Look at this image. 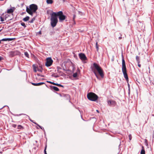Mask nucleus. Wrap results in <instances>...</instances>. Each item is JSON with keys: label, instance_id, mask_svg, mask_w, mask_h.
Here are the masks:
<instances>
[{"label": "nucleus", "instance_id": "15", "mask_svg": "<svg viewBox=\"0 0 154 154\" xmlns=\"http://www.w3.org/2000/svg\"><path fill=\"white\" fill-rule=\"evenodd\" d=\"M142 148L140 154H145L144 148L143 146H142Z\"/></svg>", "mask_w": 154, "mask_h": 154}, {"label": "nucleus", "instance_id": "13", "mask_svg": "<svg viewBox=\"0 0 154 154\" xmlns=\"http://www.w3.org/2000/svg\"><path fill=\"white\" fill-rule=\"evenodd\" d=\"M32 85L34 86H40L42 84H45V83L44 82H40L37 83H31Z\"/></svg>", "mask_w": 154, "mask_h": 154}, {"label": "nucleus", "instance_id": "34", "mask_svg": "<svg viewBox=\"0 0 154 154\" xmlns=\"http://www.w3.org/2000/svg\"><path fill=\"white\" fill-rule=\"evenodd\" d=\"M76 16L75 15H74L73 17V21H74V20Z\"/></svg>", "mask_w": 154, "mask_h": 154}, {"label": "nucleus", "instance_id": "19", "mask_svg": "<svg viewBox=\"0 0 154 154\" xmlns=\"http://www.w3.org/2000/svg\"><path fill=\"white\" fill-rule=\"evenodd\" d=\"M136 60L137 62V63H140V57L138 56H136Z\"/></svg>", "mask_w": 154, "mask_h": 154}, {"label": "nucleus", "instance_id": "2", "mask_svg": "<svg viewBox=\"0 0 154 154\" xmlns=\"http://www.w3.org/2000/svg\"><path fill=\"white\" fill-rule=\"evenodd\" d=\"M122 70L124 77L127 82L128 81V78L127 73L125 61L124 58L122 59Z\"/></svg>", "mask_w": 154, "mask_h": 154}, {"label": "nucleus", "instance_id": "48", "mask_svg": "<svg viewBox=\"0 0 154 154\" xmlns=\"http://www.w3.org/2000/svg\"><path fill=\"white\" fill-rule=\"evenodd\" d=\"M4 0H0V1H4Z\"/></svg>", "mask_w": 154, "mask_h": 154}, {"label": "nucleus", "instance_id": "4", "mask_svg": "<svg viewBox=\"0 0 154 154\" xmlns=\"http://www.w3.org/2000/svg\"><path fill=\"white\" fill-rule=\"evenodd\" d=\"M93 65L95 69L97 71L101 78H103L104 77V74L103 71L101 67L99 65L95 63H94Z\"/></svg>", "mask_w": 154, "mask_h": 154}, {"label": "nucleus", "instance_id": "35", "mask_svg": "<svg viewBox=\"0 0 154 154\" xmlns=\"http://www.w3.org/2000/svg\"><path fill=\"white\" fill-rule=\"evenodd\" d=\"M138 66L139 67H141V64H140V63H138Z\"/></svg>", "mask_w": 154, "mask_h": 154}, {"label": "nucleus", "instance_id": "11", "mask_svg": "<svg viewBox=\"0 0 154 154\" xmlns=\"http://www.w3.org/2000/svg\"><path fill=\"white\" fill-rule=\"evenodd\" d=\"M15 10V8L14 7L11 8L9 9H8L7 10V13L8 14H10L13 13Z\"/></svg>", "mask_w": 154, "mask_h": 154}, {"label": "nucleus", "instance_id": "25", "mask_svg": "<svg viewBox=\"0 0 154 154\" xmlns=\"http://www.w3.org/2000/svg\"><path fill=\"white\" fill-rule=\"evenodd\" d=\"M24 55L27 57H28V58L29 57V54L28 53V52H25Z\"/></svg>", "mask_w": 154, "mask_h": 154}, {"label": "nucleus", "instance_id": "30", "mask_svg": "<svg viewBox=\"0 0 154 154\" xmlns=\"http://www.w3.org/2000/svg\"><path fill=\"white\" fill-rule=\"evenodd\" d=\"M47 146H46L45 148V149L44 150V152L45 154H47L46 151V149Z\"/></svg>", "mask_w": 154, "mask_h": 154}, {"label": "nucleus", "instance_id": "17", "mask_svg": "<svg viewBox=\"0 0 154 154\" xmlns=\"http://www.w3.org/2000/svg\"><path fill=\"white\" fill-rule=\"evenodd\" d=\"M32 67L34 71L35 72H36L37 71V69L38 67H36L34 65H33Z\"/></svg>", "mask_w": 154, "mask_h": 154}, {"label": "nucleus", "instance_id": "50", "mask_svg": "<svg viewBox=\"0 0 154 154\" xmlns=\"http://www.w3.org/2000/svg\"><path fill=\"white\" fill-rule=\"evenodd\" d=\"M146 145H148V144L147 143H146Z\"/></svg>", "mask_w": 154, "mask_h": 154}, {"label": "nucleus", "instance_id": "37", "mask_svg": "<svg viewBox=\"0 0 154 154\" xmlns=\"http://www.w3.org/2000/svg\"><path fill=\"white\" fill-rule=\"evenodd\" d=\"M122 38V37L121 36H120L119 37V40H121Z\"/></svg>", "mask_w": 154, "mask_h": 154}, {"label": "nucleus", "instance_id": "43", "mask_svg": "<svg viewBox=\"0 0 154 154\" xmlns=\"http://www.w3.org/2000/svg\"><path fill=\"white\" fill-rule=\"evenodd\" d=\"M31 122H33V123H35V122H33V120H32V121H31Z\"/></svg>", "mask_w": 154, "mask_h": 154}, {"label": "nucleus", "instance_id": "26", "mask_svg": "<svg viewBox=\"0 0 154 154\" xmlns=\"http://www.w3.org/2000/svg\"><path fill=\"white\" fill-rule=\"evenodd\" d=\"M35 18H33L31 20L29 21V22L30 23H32L33 22V21L35 20Z\"/></svg>", "mask_w": 154, "mask_h": 154}, {"label": "nucleus", "instance_id": "27", "mask_svg": "<svg viewBox=\"0 0 154 154\" xmlns=\"http://www.w3.org/2000/svg\"><path fill=\"white\" fill-rule=\"evenodd\" d=\"M21 25L22 26H23L24 28L26 27V26L25 25V23L23 22L21 23Z\"/></svg>", "mask_w": 154, "mask_h": 154}, {"label": "nucleus", "instance_id": "47", "mask_svg": "<svg viewBox=\"0 0 154 154\" xmlns=\"http://www.w3.org/2000/svg\"><path fill=\"white\" fill-rule=\"evenodd\" d=\"M2 30V29H0V32Z\"/></svg>", "mask_w": 154, "mask_h": 154}, {"label": "nucleus", "instance_id": "49", "mask_svg": "<svg viewBox=\"0 0 154 154\" xmlns=\"http://www.w3.org/2000/svg\"><path fill=\"white\" fill-rule=\"evenodd\" d=\"M2 108H3V107H2V108L1 109H2Z\"/></svg>", "mask_w": 154, "mask_h": 154}, {"label": "nucleus", "instance_id": "40", "mask_svg": "<svg viewBox=\"0 0 154 154\" xmlns=\"http://www.w3.org/2000/svg\"><path fill=\"white\" fill-rule=\"evenodd\" d=\"M2 57H1V56H0V61L2 60Z\"/></svg>", "mask_w": 154, "mask_h": 154}, {"label": "nucleus", "instance_id": "1", "mask_svg": "<svg viewBox=\"0 0 154 154\" xmlns=\"http://www.w3.org/2000/svg\"><path fill=\"white\" fill-rule=\"evenodd\" d=\"M38 8V6L36 5L32 4L29 5V8L26 7V11L28 14L32 16L33 13L35 12Z\"/></svg>", "mask_w": 154, "mask_h": 154}, {"label": "nucleus", "instance_id": "12", "mask_svg": "<svg viewBox=\"0 0 154 154\" xmlns=\"http://www.w3.org/2000/svg\"><path fill=\"white\" fill-rule=\"evenodd\" d=\"M15 38H4L1 39L2 41H11L14 39Z\"/></svg>", "mask_w": 154, "mask_h": 154}, {"label": "nucleus", "instance_id": "32", "mask_svg": "<svg viewBox=\"0 0 154 154\" xmlns=\"http://www.w3.org/2000/svg\"><path fill=\"white\" fill-rule=\"evenodd\" d=\"M12 126L13 127H14V128H15L16 127V126H17V125H15V124H13L12 125Z\"/></svg>", "mask_w": 154, "mask_h": 154}, {"label": "nucleus", "instance_id": "38", "mask_svg": "<svg viewBox=\"0 0 154 154\" xmlns=\"http://www.w3.org/2000/svg\"><path fill=\"white\" fill-rule=\"evenodd\" d=\"M37 70L39 71V72H42V70L40 69H38V68H37Z\"/></svg>", "mask_w": 154, "mask_h": 154}, {"label": "nucleus", "instance_id": "20", "mask_svg": "<svg viewBox=\"0 0 154 154\" xmlns=\"http://www.w3.org/2000/svg\"><path fill=\"white\" fill-rule=\"evenodd\" d=\"M51 76L55 78H57L59 77V76L56 74L54 73L51 75Z\"/></svg>", "mask_w": 154, "mask_h": 154}, {"label": "nucleus", "instance_id": "46", "mask_svg": "<svg viewBox=\"0 0 154 154\" xmlns=\"http://www.w3.org/2000/svg\"><path fill=\"white\" fill-rule=\"evenodd\" d=\"M1 41H2L1 40H0V44L1 43Z\"/></svg>", "mask_w": 154, "mask_h": 154}, {"label": "nucleus", "instance_id": "24", "mask_svg": "<svg viewBox=\"0 0 154 154\" xmlns=\"http://www.w3.org/2000/svg\"><path fill=\"white\" fill-rule=\"evenodd\" d=\"M17 128L19 129H23V128L21 125H19L17 126Z\"/></svg>", "mask_w": 154, "mask_h": 154}, {"label": "nucleus", "instance_id": "22", "mask_svg": "<svg viewBox=\"0 0 154 154\" xmlns=\"http://www.w3.org/2000/svg\"><path fill=\"white\" fill-rule=\"evenodd\" d=\"M96 48L97 49V51L98 52L99 50V46L98 45V43L97 42L96 43Z\"/></svg>", "mask_w": 154, "mask_h": 154}, {"label": "nucleus", "instance_id": "31", "mask_svg": "<svg viewBox=\"0 0 154 154\" xmlns=\"http://www.w3.org/2000/svg\"><path fill=\"white\" fill-rule=\"evenodd\" d=\"M0 19H1V21H2V22H3L4 21V18H3L1 16L0 17Z\"/></svg>", "mask_w": 154, "mask_h": 154}, {"label": "nucleus", "instance_id": "10", "mask_svg": "<svg viewBox=\"0 0 154 154\" xmlns=\"http://www.w3.org/2000/svg\"><path fill=\"white\" fill-rule=\"evenodd\" d=\"M47 82L48 83H49L50 84H51L53 85H57L59 87H64V86L63 85H61L60 84H58L57 83H56L54 82H51V81H47Z\"/></svg>", "mask_w": 154, "mask_h": 154}, {"label": "nucleus", "instance_id": "28", "mask_svg": "<svg viewBox=\"0 0 154 154\" xmlns=\"http://www.w3.org/2000/svg\"><path fill=\"white\" fill-rule=\"evenodd\" d=\"M77 73L76 72H75V73H73V76L74 78H75L77 76Z\"/></svg>", "mask_w": 154, "mask_h": 154}, {"label": "nucleus", "instance_id": "18", "mask_svg": "<svg viewBox=\"0 0 154 154\" xmlns=\"http://www.w3.org/2000/svg\"><path fill=\"white\" fill-rule=\"evenodd\" d=\"M29 16H26L23 18V20L24 21H27L29 20Z\"/></svg>", "mask_w": 154, "mask_h": 154}, {"label": "nucleus", "instance_id": "7", "mask_svg": "<svg viewBox=\"0 0 154 154\" xmlns=\"http://www.w3.org/2000/svg\"><path fill=\"white\" fill-rule=\"evenodd\" d=\"M53 62V60L51 57H48L46 59L45 66L47 67L50 66L51 65Z\"/></svg>", "mask_w": 154, "mask_h": 154}, {"label": "nucleus", "instance_id": "16", "mask_svg": "<svg viewBox=\"0 0 154 154\" xmlns=\"http://www.w3.org/2000/svg\"><path fill=\"white\" fill-rule=\"evenodd\" d=\"M51 88L54 91H59V88L56 87V86H51Z\"/></svg>", "mask_w": 154, "mask_h": 154}, {"label": "nucleus", "instance_id": "23", "mask_svg": "<svg viewBox=\"0 0 154 154\" xmlns=\"http://www.w3.org/2000/svg\"><path fill=\"white\" fill-rule=\"evenodd\" d=\"M34 124L37 125L41 129L45 131L44 128L43 127H42V126H40L39 125L36 123H34Z\"/></svg>", "mask_w": 154, "mask_h": 154}, {"label": "nucleus", "instance_id": "45", "mask_svg": "<svg viewBox=\"0 0 154 154\" xmlns=\"http://www.w3.org/2000/svg\"><path fill=\"white\" fill-rule=\"evenodd\" d=\"M29 120H30V121L31 122V121H32V120H31V119H30L29 118Z\"/></svg>", "mask_w": 154, "mask_h": 154}, {"label": "nucleus", "instance_id": "29", "mask_svg": "<svg viewBox=\"0 0 154 154\" xmlns=\"http://www.w3.org/2000/svg\"><path fill=\"white\" fill-rule=\"evenodd\" d=\"M129 140L130 141L132 139V136H131V134H130L129 135Z\"/></svg>", "mask_w": 154, "mask_h": 154}, {"label": "nucleus", "instance_id": "9", "mask_svg": "<svg viewBox=\"0 0 154 154\" xmlns=\"http://www.w3.org/2000/svg\"><path fill=\"white\" fill-rule=\"evenodd\" d=\"M108 104L112 106H115L116 104V102L113 100H109L108 101Z\"/></svg>", "mask_w": 154, "mask_h": 154}, {"label": "nucleus", "instance_id": "42", "mask_svg": "<svg viewBox=\"0 0 154 154\" xmlns=\"http://www.w3.org/2000/svg\"><path fill=\"white\" fill-rule=\"evenodd\" d=\"M31 122H33V123H35V122H33V120H32V121H31Z\"/></svg>", "mask_w": 154, "mask_h": 154}, {"label": "nucleus", "instance_id": "36", "mask_svg": "<svg viewBox=\"0 0 154 154\" xmlns=\"http://www.w3.org/2000/svg\"><path fill=\"white\" fill-rule=\"evenodd\" d=\"M57 71H59L58 70H59V69H61V68H60V67H57Z\"/></svg>", "mask_w": 154, "mask_h": 154}, {"label": "nucleus", "instance_id": "51", "mask_svg": "<svg viewBox=\"0 0 154 154\" xmlns=\"http://www.w3.org/2000/svg\"><path fill=\"white\" fill-rule=\"evenodd\" d=\"M0 109H1V108H0Z\"/></svg>", "mask_w": 154, "mask_h": 154}, {"label": "nucleus", "instance_id": "21", "mask_svg": "<svg viewBox=\"0 0 154 154\" xmlns=\"http://www.w3.org/2000/svg\"><path fill=\"white\" fill-rule=\"evenodd\" d=\"M47 3L48 4H51L53 2L52 0H47Z\"/></svg>", "mask_w": 154, "mask_h": 154}, {"label": "nucleus", "instance_id": "39", "mask_svg": "<svg viewBox=\"0 0 154 154\" xmlns=\"http://www.w3.org/2000/svg\"><path fill=\"white\" fill-rule=\"evenodd\" d=\"M128 88H130V85L128 83Z\"/></svg>", "mask_w": 154, "mask_h": 154}, {"label": "nucleus", "instance_id": "8", "mask_svg": "<svg viewBox=\"0 0 154 154\" xmlns=\"http://www.w3.org/2000/svg\"><path fill=\"white\" fill-rule=\"evenodd\" d=\"M79 58L83 62L84 61L87 60V58L85 54L84 53H79Z\"/></svg>", "mask_w": 154, "mask_h": 154}, {"label": "nucleus", "instance_id": "3", "mask_svg": "<svg viewBox=\"0 0 154 154\" xmlns=\"http://www.w3.org/2000/svg\"><path fill=\"white\" fill-rule=\"evenodd\" d=\"M58 22L57 17L56 16V13L53 12L51 15V24L53 27H54L56 25Z\"/></svg>", "mask_w": 154, "mask_h": 154}, {"label": "nucleus", "instance_id": "5", "mask_svg": "<svg viewBox=\"0 0 154 154\" xmlns=\"http://www.w3.org/2000/svg\"><path fill=\"white\" fill-rule=\"evenodd\" d=\"M88 98L92 101H95L98 98V96L94 93L91 92L88 93L87 95Z\"/></svg>", "mask_w": 154, "mask_h": 154}, {"label": "nucleus", "instance_id": "44", "mask_svg": "<svg viewBox=\"0 0 154 154\" xmlns=\"http://www.w3.org/2000/svg\"><path fill=\"white\" fill-rule=\"evenodd\" d=\"M96 111L97 112L99 113V111L98 110H97Z\"/></svg>", "mask_w": 154, "mask_h": 154}, {"label": "nucleus", "instance_id": "41", "mask_svg": "<svg viewBox=\"0 0 154 154\" xmlns=\"http://www.w3.org/2000/svg\"><path fill=\"white\" fill-rule=\"evenodd\" d=\"M39 34H41V31H40L38 32Z\"/></svg>", "mask_w": 154, "mask_h": 154}, {"label": "nucleus", "instance_id": "6", "mask_svg": "<svg viewBox=\"0 0 154 154\" xmlns=\"http://www.w3.org/2000/svg\"><path fill=\"white\" fill-rule=\"evenodd\" d=\"M56 15L57 17H59V20L60 22H62L65 20L66 18V17L63 15L62 11H60L56 13Z\"/></svg>", "mask_w": 154, "mask_h": 154}, {"label": "nucleus", "instance_id": "14", "mask_svg": "<svg viewBox=\"0 0 154 154\" xmlns=\"http://www.w3.org/2000/svg\"><path fill=\"white\" fill-rule=\"evenodd\" d=\"M92 71L94 73L95 75L96 76V77L97 78V79L99 80H100V78L99 77V76H98V75H97V74L95 71V70L94 69H92Z\"/></svg>", "mask_w": 154, "mask_h": 154}, {"label": "nucleus", "instance_id": "33", "mask_svg": "<svg viewBox=\"0 0 154 154\" xmlns=\"http://www.w3.org/2000/svg\"><path fill=\"white\" fill-rule=\"evenodd\" d=\"M130 88H128V94L129 95L130 94Z\"/></svg>", "mask_w": 154, "mask_h": 154}]
</instances>
